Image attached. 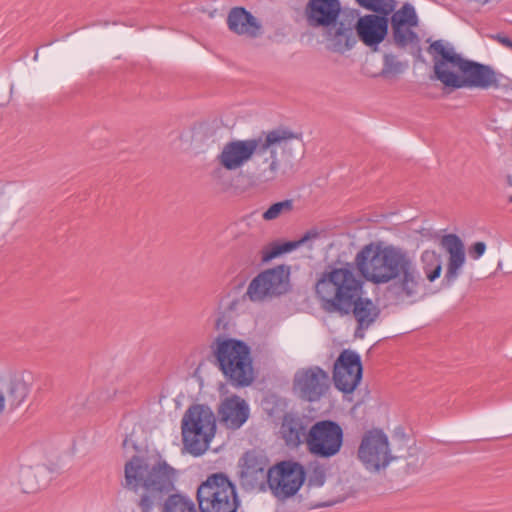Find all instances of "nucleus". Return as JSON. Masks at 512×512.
<instances>
[{
    "label": "nucleus",
    "mask_w": 512,
    "mask_h": 512,
    "mask_svg": "<svg viewBox=\"0 0 512 512\" xmlns=\"http://www.w3.org/2000/svg\"><path fill=\"white\" fill-rule=\"evenodd\" d=\"M176 475L161 456L134 455L125 463L123 487L139 493L140 512H197L195 503L176 489Z\"/></svg>",
    "instance_id": "f257e3e1"
},
{
    "label": "nucleus",
    "mask_w": 512,
    "mask_h": 512,
    "mask_svg": "<svg viewBox=\"0 0 512 512\" xmlns=\"http://www.w3.org/2000/svg\"><path fill=\"white\" fill-rule=\"evenodd\" d=\"M360 276L376 285L398 279L399 291L412 297L418 293L420 275L408 253L396 246L371 242L355 256Z\"/></svg>",
    "instance_id": "f03ea898"
},
{
    "label": "nucleus",
    "mask_w": 512,
    "mask_h": 512,
    "mask_svg": "<svg viewBox=\"0 0 512 512\" xmlns=\"http://www.w3.org/2000/svg\"><path fill=\"white\" fill-rule=\"evenodd\" d=\"M432 56L433 78L445 88H499L502 86V74L490 65L464 58L455 48L444 40H435L427 48Z\"/></svg>",
    "instance_id": "7ed1b4c3"
},
{
    "label": "nucleus",
    "mask_w": 512,
    "mask_h": 512,
    "mask_svg": "<svg viewBox=\"0 0 512 512\" xmlns=\"http://www.w3.org/2000/svg\"><path fill=\"white\" fill-rule=\"evenodd\" d=\"M355 269L354 260L341 267L329 265L319 275L315 295L325 312L338 315L346 306H350L358 294H364V281L355 274Z\"/></svg>",
    "instance_id": "20e7f679"
},
{
    "label": "nucleus",
    "mask_w": 512,
    "mask_h": 512,
    "mask_svg": "<svg viewBox=\"0 0 512 512\" xmlns=\"http://www.w3.org/2000/svg\"><path fill=\"white\" fill-rule=\"evenodd\" d=\"M214 364L234 387H247L254 381L251 349L243 340L218 335L211 346Z\"/></svg>",
    "instance_id": "39448f33"
},
{
    "label": "nucleus",
    "mask_w": 512,
    "mask_h": 512,
    "mask_svg": "<svg viewBox=\"0 0 512 512\" xmlns=\"http://www.w3.org/2000/svg\"><path fill=\"white\" fill-rule=\"evenodd\" d=\"M216 433V418L204 404H193L185 411L181 420L182 440L193 456L202 455Z\"/></svg>",
    "instance_id": "423d86ee"
},
{
    "label": "nucleus",
    "mask_w": 512,
    "mask_h": 512,
    "mask_svg": "<svg viewBox=\"0 0 512 512\" xmlns=\"http://www.w3.org/2000/svg\"><path fill=\"white\" fill-rule=\"evenodd\" d=\"M293 139L299 140L300 144H302L301 133H294L284 127L262 132L257 137L260 148L251 161L255 164V175L259 181L270 182L277 178L280 169L277 147L284 150L287 147V142Z\"/></svg>",
    "instance_id": "0eeeda50"
},
{
    "label": "nucleus",
    "mask_w": 512,
    "mask_h": 512,
    "mask_svg": "<svg viewBox=\"0 0 512 512\" xmlns=\"http://www.w3.org/2000/svg\"><path fill=\"white\" fill-rule=\"evenodd\" d=\"M200 512H237L240 500L235 484L222 473H213L197 489Z\"/></svg>",
    "instance_id": "6e6552de"
},
{
    "label": "nucleus",
    "mask_w": 512,
    "mask_h": 512,
    "mask_svg": "<svg viewBox=\"0 0 512 512\" xmlns=\"http://www.w3.org/2000/svg\"><path fill=\"white\" fill-rule=\"evenodd\" d=\"M290 273V266L285 264L268 268L251 280L245 295L252 302H263L285 295L291 289Z\"/></svg>",
    "instance_id": "1a4fd4ad"
},
{
    "label": "nucleus",
    "mask_w": 512,
    "mask_h": 512,
    "mask_svg": "<svg viewBox=\"0 0 512 512\" xmlns=\"http://www.w3.org/2000/svg\"><path fill=\"white\" fill-rule=\"evenodd\" d=\"M343 440V429L337 422L320 420L308 430L306 445L310 454L328 459L340 452Z\"/></svg>",
    "instance_id": "9d476101"
},
{
    "label": "nucleus",
    "mask_w": 512,
    "mask_h": 512,
    "mask_svg": "<svg viewBox=\"0 0 512 512\" xmlns=\"http://www.w3.org/2000/svg\"><path fill=\"white\" fill-rule=\"evenodd\" d=\"M357 455L365 468L370 471H379L387 467L392 460L405 457L404 454H392L387 435L377 428L363 434Z\"/></svg>",
    "instance_id": "9b49d317"
},
{
    "label": "nucleus",
    "mask_w": 512,
    "mask_h": 512,
    "mask_svg": "<svg viewBox=\"0 0 512 512\" xmlns=\"http://www.w3.org/2000/svg\"><path fill=\"white\" fill-rule=\"evenodd\" d=\"M305 479V468L298 462L282 461L268 469V487L279 499L294 496Z\"/></svg>",
    "instance_id": "f8f14e48"
},
{
    "label": "nucleus",
    "mask_w": 512,
    "mask_h": 512,
    "mask_svg": "<svg viewBox=\"0 0 512 512\" xmlns=\"http://www.w3.org/2000/svg\"><path fill=\"white\" fill-rule=\"evenodd\" d=\"M363 376V366L360 355L350 349L343 350L333 367L335 387L343 393H352Z\"/></svg>",
    "instance_id": "ddd939ff"
},
{
    "label": "nucleus",
    "mask_w": 512,
    "mask_h": 512,
    "mask_svg": "<svg viewBox=\"0 0 512 512\" xmlns=\"http://www.w3.org/2000/svg\"><path fill=\"white\" fill-rule=\"evenodd\" d=\"M329 387V374L319 366L300 369L294 375L293 389L304 401H319Z\"/></svg>",
    "instance_id": "4468645a"
},
{
    "label": "nucleus",
    "mask_w": 512,
    "mask_h": 512,
    "mask_svg": "<svg viewBox=\"0 0 512 512\" xmlns=\"http://www.w3.org/2000/svg\"><path fill=\"white\" fill-rule=\"evenodd\" d=\"M393 11L380 13L366 14L359 16L357 10H355L358 19L354 24L356 34L360 41L371 48L373 51H377L379 45L385 40L388 35L389 29V16Z\"/></svg>",
    "instance_id": "2eb2a0df"
},
{
    "label": "nucleus",
    "mask_w": 512,
    "mask_h": 512,
    "mask_svg": "<svg viewBox=\"0 0 512 512\" xmlns=\"http://www.w3.org/2000/svg\"><path fill=\"white\" fill-rule=\"evenodd\" d=\"M389 24L392 29V40L398 48H405L408 43H418L420 38L412 29L417 27L419 19L414 6L404 3L398 10L390 14Z\"/></svg>",
    "instance_id": "dca6fc26"
},
{
    "label": "nucleus",
    "mask_w": 512,
    "mask_h": 512,
    "mask_svg": "<svg viewBox=\"0 0 512 512\" xmlns=\"http://www.w3.org/2000/svg\"><path fill=\"white\" fill-rule=\"evenodd\" d=\"M256 138L233 139L223 145L216 162L227 171H235L251 161L259 150Z\"/></svg>",
    "instance_id": "f3484780"
},
{
    "label": "nucleus",
    "mask_w": 512,
    "mask_h": 512,
    "mask_svg": "<svg viewBox=\"0 0 512 512\" xmlns=\"http://www.w3.org/2000/svg\"><path fill=\"white\" fill-rule=\"evenodd\" d=\"M240 484L245 490L264 491L268 486V460L255 450L243 454L239 461Z\"/></svg>",
    "instance_id": "a211bd4d"
},
{
    "label": "nucleus",
    "mask_w": 512,
    "mask_h": 512,
    "mask_svg": "<svg viewBox=\"0 0 512 512\" xmlns=\"http://www.w3.org/2000/svg\"><path fill=\"white\" fill-rule=\"evenodd\" d=\"M380 313V308L370 298L364 297L363 294H358L350 306H346V309L344 308L338 316L352 315L357 323L354 337L363 339L365 331L376 322Z\"/></svg>",
    "instance_id": "6ab92c4d"
},
{
    "label": "nucleus",
    "mask_w": 512,
    "mask_h": 512,
    "mask_svg": "<svg viewBox=\"0 0 512 512\" xmlns=\"http://www.w3.org/2000/svg\"><path fill=\"white\" fill-rule=\"evenodd\" d=\"M339 0H309L304 14L308 26L312 28H330L337 25L341 14Z\"/></svg>",
    "instance_id": "aec40b11"
},
{
    "label": "nucleus",
    "mask_w": 512,
    "mask_h": 512,
    "mask_svg": "<svg viewBox=\"0 0 512 512\" xmlns=\"http://www.w3.org/2000/svg\"><path fill=\"white\" fill-rule=\"evenodd\" d=\"M228 29L238 35L256 39L263 34L261 22L246 8L233 7L227 15Z\"/></svg>",
    "instance_id": "412c9836"
},
{
    "label": "nucleus",
    "mask_w": 512,
    "mask_h": 512,
    "mask_svg": "<svg viewBox=\"0 0 512 512\" xmlns=\"http://www.w3.org/2000/svg\"><path fill=\"white\" fill-rule=\"evenodd\" d=\"M217 412L220 422L232 430L242 427L250 414L248 404L238 395L226 397L221 401Z\"/></svg>",
    "instance_id": "4be33fe9"
},
{
    "label": "nucleus",
    "mask_w": 512,
    "mask_h": 512,
    "mask_svg": "<svg viewBox=\"0 0 512 512\" xmlns=\"http://www.w3.org/2000/svg\"><path fill=\"white\" fill-rule=\"evenodd\" d=\"M441 245L449 253L443 284L450 286L457 279L459 270L465 262L464 244L456 234H447L442 237Z\"/></svg>",
    "instance_id": "5701e85b"
},
{
    "label": "nucleus",
    "mask_w": 512,
    "mask_h": 512,
    "mask_svg": "<svg viewBox=\"0 0 512 512\" xmlns=\"http://www.w3.org/2000/svg\"><path fill=\"white\" fill-rule=\"evenodd\" d=\"M307 425L302 417L294 413H285L281 424V434L285 444L297 448L306 443Z\"/></svg>",
    "instance_id": "b1692460"
},
{
    "label": "nucleus",
    "mask_w": 512,
    "mask_h": 512,
    "mask_svg": "<svg viewBox=\"0 0 512 512\" xmlns=\"http://www.w3.org/2000/svg\"><path fill=\"white\" fill-rule=\"evenodd\" d=\"M326 29V38L337 52H344L354 47L357 40L354 35V25L351 21H337V25Z\"/></svg>",
    "instance_id": "393cba45"
},
{
    "label": "nucleus",
    "mask_w": 512,
    "mask_h": 512,
    "mask_svg": "<svg viewBox=\"0 0 512 512\" xmlns=\"http://www.w3.org/2000/svg\"><path fill=\"white\" fill-rule=\"evenodd\" d=\"M29 392L27 382L22 377L14 376L6 383L3 395L10 409L14 410L24 403Z\"/></svg>",
    "instance_id": "a878e982"
},
{
    "label": "nucleus",
    "mask_w": 512,
    "mask_h": 512,
    "mask_svg": "<svg viewBox=\"0 0 512 512\" xmlns=\"http://www.w3.org/2000/svg\"><path fill=\"white\" fill-rule=\"evenodd\" d=\"M423 271L430 282L440 277L442 271L441 257L433 250H425L421 255Z\"/></svg>",
    "instance_id": "bb28decb"
},
{
    "label": "nucleus",
    "mask_w": 512,
    "mask_h": 512,
    "mask_svg": "<svg viewBox=\"0 0 512 512\" xmlns=\"http://www.w3.org/2000/svg\"><path fill=\"white\" fill-rule=\"evenodd\" d=\"M296 249V243L293 241L286 242H271L268 245L264 246L261 251V261L263 263H268L271 260L279 257L284 253H289Z\"/></svg>",
    "instance_id": "cd10ccee"
},
{
    "label": "nucleus",
    "mask_w": 512,
    "mask_h": 512,
    "mask_svg": "<svg viewBox=\"0 0 512 512\" xmlns=\"http://www.w3.org/2000/svg\"><path fill=\"white\" fill-rule=\"evenodd\" d=\"M293 210H294V201L292 199H285L283 201L273 203L262 214V218L266 221L275 220L282 215L290 214Z\"/></svg>",
    "instance_id": "c85d7f7f"
},
{
    "label": "nucleus",
    "mask_w": 512,
    "mask_h": 512,
    "mask_svg": "<svg viewBox=\"0 0 512 512\" xmlns=\"http://www.w3.org/2000/svg\"><path fill=\"white\" fill-rule=\"evenodd\" d=\"M405 68L406 64L398 61L395 55L385 54L383 57V68L379 75L384 78H390L403 73Z\"/></svg>",
    "instance_id": "c756f323"
},
{
    "label": "nucleus",
    "mask_w": 512,
    "mask_h": 512,
    "mask_svg": "<svg viewBox=\"0 0 512 512\" xmlns=\"http://www.w3.org/2000/svg\"><path fill=\"white\" fill-rule=\"evenodd\" d=\"M355 2L368 11L380 14L394 11L397 6L396 0H355Z\"/></svg>",
    "instance_id": "7c9ffc66"
},
{
    "label": "nucleus",
    "mask_w": 512,
    "mask_h": 512,
    "mask_svg": "<svg viewBox=\"0 0 512 512\" xmlns=\"http://www.w3.org/2000/svg\"><path fill=\"white\" fill-rule=\"evenodd\" d=\"M325 481H326L325 467L318 462L311 463L308 468L307 486L308 487H321L324 485Z\"/></svg>",
    "instance_id": "2f4dec72"
},
{
    "label": "nucleus",
    "mask_w": 512,
    "mask_h": 512,
    "mask_svg": "<svg viewBox=\"0 0 512 512\" xmlns=\"http://www.w3.org/2000/svg\"><path fill=\"white\" fill-rule=\"evenodd\" d=\"M405 457L402 459L407 460V463L405 465V471L406 473H415L417 472L420 467L422 466V462L419 458V450L416 446L414 447H407V454H404Z\"/></svg>",
    "instance_id": "473e14b6"
},
{
    "label": "nucleus",
    "mask_w": 512,
    "mask_h": 512,
    "mask_svg": "<svg viewBox=\"0 0 512 512\" xmlns=\"http://www.w3.org/2000/svg\"><path fill=\"white\" fill-rule=\"evenodd\" d=\"M211 136V128L206 124H199L192 128L191 141L197 146L204 144Z\"/></svg>",
    "instance_id": "72a5a7b5"
},
{
    "label": "nucleus",
    "mask_w": 512,
    "mask_h": 512,
    "mask_svg": "<svg viewBox=\"0 0 512 512\" xmlns=\"http://www.w3.org/2000/svg\"><path fill=\"white\" fill-rule=\"evenodd\" d=\"M320 237V232L317 228H312L308 231H306L298 240L293 241V243H296V249L300 246L304 245L310 240L317 239Z\"/></svg>",
    "instance_id": "f704fd0d"
},
{
    "label": "nucleus",
    "mask_w": 512,
    "mask_h": 512,
    "mask_svg": "<svg viewBox=\"0 0 512 512\" xmlns=\"http://www.w3.org/2000/svg\"><path fill=\"white\" fill-rule=\"evenodd\" d=\"M485 251L486 244L482 241L475 242L468 249L469 256L474 260L479 259L485 253Z\"/></svg>",
    "instance_id": "c9c22d12"
},
{
    "label": "nucleus",
    "mask_w": 512,
    "mask_h": 512,
    "mask_svg": "<svg viewBox=\"0 0 512 512\" xmlns=\"http://www.w3.org/2000/svg\"><path fill=\"white\" fill-rule=\"evenodd\" d=\"M488 38L497 41L504 47L512 50V39L509 38L504 33H496V34H490L488 35Z\"/></svg>",
    "instance_id": "e433bc0d"
},
{
    "label": "nucleus",
    "mask_w": 512,
    "mask_h": 512,
    "mask_svg": "<svg viewBox=\"0 0 512 512\" xmlns=\"http://www.w3.org/2000/svg\"><path fill=\"white\" fill-rule=\"evenodd\" d=\"M414 446L415 445H413L412 447ZM407 447H411L410 445H408V440L401 438L397 441V448L391 450L392 454H407Z\"/></svg>",
    "instance_id": "4c0bfd02"
},
{
    "label": "nucleus",
    "mask_w": 512,
    "mask_h": 512,
    "mask_svg": "<svg viewBox=\"0 0 512 512\" xmlns=\"http://www.w3.org/2000/svg\"><path fill=\"white\" fill-rule=\"evenodd\" d=\"M420 41L418 43H410L413 45V49L411 51V54L414 56V58L419 62H424L425 59L422 56V48L419 45Z\"/></svg>",
    "instance_id": "58836bf2"
},
{
    "label": "nucleus",
    "mask_w": 512,
    "mask_h": 512,
    "mask_svg": "<svg viewBox=\"0 0 512 512\" xmlns=\"http://www.w3.org/2000/svg\"><path fill=\"white\" fill-rule=\"evenodd\" d=\"M227 322L225 321V316L221 315L217 318L215 322V328L216 330H226Z\"/></svg>",
    "instance_id": "ea45409f"
},
{
    "label": "nucleus",
    "mask_w": 512,
    "mask_h": 512,
    "mask_svg": "<svg viewBox=\"0 0 512 512\" xmlns=\"http://www.w3.org/2000/svg\"><path fill=\"white\" fill-rule=\"evenodd\" d=\"M4 409H5V398H4L3 393L0 392V414L3 413Z\"/></svg>",
    "instance_id": "a19ab883"
},
{
    "label": "nucleus",
    "mask_w": 512,
    "mask_h": 512,
    "mask_svg": "<svg viewBox=\"0 0 512 512\" xmlns=\"http://www.w3.org/2000/svg\"><path fill=\"white\" fill-rule=\"evenodd\" d=\"M31 474H32V473L29 471V472L25 473V474L23 475V477L27 479V478H29V477L31 476Z\"/></svg>",
    "instance_id": "79ce46f5"
},
{
    "label": "nucleus",
    "mask_w": 512,
    "mask_h": 512,
    "mask_svg": "<svg viewBox=\"0 0 512 512\" xmlns=\"http://www.w3.org/2000/svg\"><path fill=\"white\" fill-rule=\"evenodd\" d=\"M127 442H128V440H127V438H126V439L123 441V446H124V447H126Z\"/></svg>",
    "instance_id": "37998d69"
},
{
    "label": "nucleus",
    "mask_w": 512,
    "mask_h": 512,
    "mask_svg": "<svg viewBox=\"0 0 512 512\" xmlns=\"http://www.w3.org/2000/svg\"><path fill=\"white\" fill-rule=\"evenodd\" d=\"M508 201L512 203V195L509 197Z\"/></svg>",
    "instance_id": "c03bdc74"
}]
</instances>
